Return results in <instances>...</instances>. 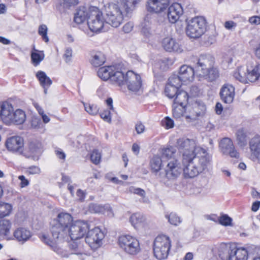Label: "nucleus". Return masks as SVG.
Returning <instances> with one entry per match:
<instances>
[{"instance_id": "obj_1", "label": "nucleus", "mask_w": 260, "mask_h": 260, "mask_svg": "<svg viewBox=\"0 0 260 260\" xmlns=\"http://www.w3.org/2000/svg\"><path fill=\"white\" fill-rule=\"evenodd\" d=\"M73 222V218L70 213L64 212L59 213L57 217L50 223L52 238L43 235L41 237L42 241L61 256H67L68 254L63 253L61 248L57 246V244L64 242V238L67 236L66 231Z\"/></svg>"}, {"instance_id": "obj_2", "label": "nucleus", "mask_w": 260, "mask_h": 260, "mask_svg": "<svg viewBox=\"0 0 260 260\" xmlns=\"http://www.w3.org/2000/svg\"><path fill=\"white\" fill-rule=\"evenodd\" d=\"M25 112L20 109L14 110L13 105L8 101H0V119L7 125L23 124L26 120Z\"/></svg>"}, {"instance_id": "obj_3", "label": "nucleus", "mask_w": 260, "mask_h": 260, "mask_svg": "<svg viewBox=\"0 0 260 260\" xmlns=\"http://www.w3.org/2000/svg\"><path fill=\"white\" fill-rule=\"evenodd\" d=\"M221 260H247L248 251L245 247H237L230 243H221L215 251Z\"/></svg>"}, {"instance_id": "obj_4", "label": "nucleus", "mask_w": 260, "mask_h": 260, "mask_svg": "<svg viewBox=\"0 0 260 260\" xmlns=\"http://www.w3.org/2000/svg\"><path fill=\"white\" fill-rule=\"evenodd\" d=\"M105 22L113 27H119L123 22L124 17L129 14L124 12L119 3H109L105 5L103 9Z\"/></svg>"}, {"instance_id": "obj_5", "label": "nucleus", "mask_w": 260, "mask_h": 260, "mask_svg": "<svg viewBox=\"0 0 260 260\" xmlns=\"http://www.w3.org/2000/svg\"><path fill=\"white\" fill-rule=\"evenodd\" d=\"M209 164L207 156H199L191 158L185 162L182 159L183 175L185 178H193L203 171Z\"/></svg>"}, {"instance_id": "obj_6", "label": "nucleus", "mask_w": 260, "mask_h": 260, "mask_svg": "<svg viewBox=\"0 0 260 260\" xmlns=\"http://www.w3.org/2000/svg\"><path fill=\"white\" fill-rule=\"evenodd\" d=\"M114 79L116 80V84L118 86L125 85L128 90L131 92H139L142 86V81L140 75L132 71L126 73L123 71L117 73Z\"/></svg>"}, {"instance_id": "obj_7", "label": "nucleus", "mask_w": 260, "mask_h": 260, "mask_svg": "<svg viewBox=\"0 0 260 260\" xmlns=\"http://www.w3.org/2000/svg\"><path fill=\"white\" fill-rule=\"evenodd\" d=\"M179 150L182 154V159L185 162L191 158L199 156H207L205 150L199 147H196L195 142L192 140L182 138L178 140Z\"/></svg>"}, {"instance_id": "obj_8", "label": "nucleus", "mask_w": 260, "mask_h": 260, "mask_svg": "<svg viewBox=\"0 0 260 260\" xmlns=\"http://www.w3.org/2000/svg\"><path fill=\"white\" fill-rule=\"evenodd\" d=\"M186 23V34L190 38H199L206 31L207 22L203 16H197L187 19Z\"/></svg>"}, {"instance_id": "obj_9", "label": "nucleus", "mask_w": 260, "mask_h": 260, "mask_svg": "<svg viewBox=\"0 0 260 260\" xmlns=\"http://www.w3.org/2000/svg\"><path fill=\"white\" fill-rule=\"evenodd\" d=\"M171 247V240L165 235L157 236L153 242L154 256L158 259L167 258L170 253Z\"/></svg>"}, {"instance_id": "obj_10", "label": "nucleus", "mask_w": 260, "mask_h": 260, "mask_svg": "<svg viewBox=\"0 0 260 260\" xmlns=\"http://www.w3.org/2000/svg\"><path fill=\"white\" fill-rule=\"evenodd\" d=\"M233 77L244 84L255 82L260 77V64L252 69L245 66L240 67L233 73Z\"/></svg>"}, {"instance_id": "obj_11", "label": "nucleus", "mask_w": 260, "mask_h": 260, "mask_svg": "<svg viewBox=\"0 0 260 260\" xmlns=\"http://www.w3.org/2000/svg\"><path fill=\"white\" fill-rule=\"evenodd\" d=\"M118 245L126 253L135 255L141 250L140 242L135 236L123 234L119 236Z\"/></svg>"}, {"instance_id": "obj_12", "label": "nucleus", "mask_w": 260, "mask_h": 260, "mask_svg": "<svg viewBox=\"0 0 260 260\" xmlns=\"http://www.w3.org/2000/svg\"><path fill=\"white\" fill-rule=\"evenodd\" d=\"M89 16L87 22L90 30L93 32L105 30V17L102 12L96 7H89Z\"/></svg>"}, {"instance_id": "obj_13", "label": "nucleus", "mask_w": 260, "mask_h": 260, "mask_svg": "<svg viewBox=\"0 0 260 260\" xmlns=\"http://www.w3.org/2000/svg\"><path fill=\"white\" fill-rule=\"evenodd\" d=\"M206 107L200 101H196L185 106V120L192 123L202 117L205 113Z\"/></svg>"}, {"instance_id": "obj_14", "label": "nucleus", "mask_w": 260, "mask_h": 260, "mask_svg": "<svg viewBox=\"0 0 260 260\" xmlns=\"http://www.w3.org/2000/svg\"><path fill=\"white\" fill-rule=\"evenodd\" d=\"M89 228L90 225L87 222L82 220L74 221L66 231L67 236L64 238V242L68 241L70 238L73 240L83 238Z\"/></svg>"}, {"instance_id": "obj_15", "label": "nucleus", "mask_w": 260, "mask_h": 260, "mask_svg": "<svg viewBox=\"0 0 260 260\" xmlns=\"http://www.w3.org/2000/svg\"><path fill=\"white\" fill-rule=\"evenodd\" d=\"M220 152L224 155L228 156L231 158L239 159L240 158V154L236 149L232 140L229 138L225 137L222 139L219 144Z\"/></svg>"}, {"instance_id": "obj_16", "label": "nucleus", "mask_w": 260, "mask_h": 260, "mask_svg": "<svg viewBox=\"0 0 260 260\" xmlns=\"http://www.w3.org/2000/svg\"><path fill=\"white\" fill-rule=\"evenodd\" d=\"M86 235V242L91 248L95 249L101 246L104 235L100 228L95 227L91 230L89 229Z\"/></svg>"}, {"instance_id": "obj_17", "label": "nucleus", "mask_w": 260, "mask_h": 260, "mask_svg": "<svg viewBox=\"0 0 260 260\" xmlns=\"http://www.w3.org/2000/svg\"><path fill=\"white\" fill-rule=\"evenodd\" d=\"M5 146L9 152L21 154L23 151L24 140L19 136H12L8 138Z\"/></svg>"}, {"instance_id": "obj_18", "label": "nucleus", "mask_w": 260, "mask_h": 260, "mask_svg": "<svg viewBox=\"0 0 260 260\" xmlns=\"http://www.w3.org/2000/svg\"><path fill=\"white\" fill-rule=\"evenodd\" d=\"M161 45L162 48L168 52L181 53L183 50L182 46L177 40L171 35L167 36L161 39Z\"/></svg>"}, {"instance_id": "obj_19", "label": "nucleus", "mask_w": 260, "mask_h": 260, "mask_svg": "<svg viewBox=\"0 0 260 260\" xmlns=\"http://www.w3.org/2000/svg\"><path fill=\"white\" fill-rule=\"evenodd\" d=\"M122 71L118 69L116 66H105L100 68L98 71V75L99 78L104 81L110 79L112 82L116 84V80L114 77L117 73H121Z\"/></svg>"}, {"instance_id": "obj_20", "label": "nucleus", "mask_w": 260, "mask_h": 260, "mask_svg": "<svg viewBox=\"0 0 260 260\" xmlns=\"http://www.w3.org/2000/svg\"><path fill=\"white\" fill-rule=\"evenodd\" d=\"M181 85L179 79L177 78V75L171 76L169 78L168 82L165 87V93L166 95L169 99L174 98L179 91L178 89Z\"/></svg>"}, {"instance_id": "obj_21", "label": "nucleus", "mask_w": 260, "mask_h": 260, "mask_svg": "<svg viewBox=\"0 0 260 260\" xmlns=\"http://www.w3.org/2000/svg\"><path fill=\"white\" fill-rule=\"evenodd\" d=\"M170 4L169 0H149L147 2V10L156 14L165 12Z\"/></svg>"}, {"instance_id": "obj_22", "label": "nucleus", "mask_w": 260, "mask_h": 260, "mask_svg": "<svg viewBox=\"0 0 260 260\" xmlns=\"http://www.w3.org/2000/svg\"><path fill=\"white\" fill-rule=\"evenodd\" d=\"M155 25L153 24V18L151 14H147L141 23V33L147 38H149L155 34Z\"/></svg>"}, {"instance_id": "obj_23", "label": "nucleus", "mask_w": 260, "mask_h": 260, "mask_svg": "<svg viewBox=\"0 0 260 260\" xmlns=\"http://www.w3.org/2000/svg\"><path fill=\"white\" fill-rule=\"evenodd\" d=\"M167 19L171 23H175L183 13L182 6L177 3L172 4L167 8Z\"/></svg>"}, {"instance_id": "obj_24", "label": "nucleus", "mask_w": 260, "mask_h": 260, "mask_svg": "<svg viewBox=\"0 0 260 260\" xmlns=\"http://www.w3.org/2000/svg\"><path fill=\"white\" fill-rule=\"evenodd\" d=\"M211 62L209 59L204 57H201L196 67L197 74L200 77L209 78Z\"/></svg>"}, {"instance_id": "obj_25", "label": "nucleus", "mask_w": 260, "mask_h": 260, "mask_svg": "<svg viewBox=\"0 0 260 260\" xmlns=\"http://www.w3.org/2000/svg\"><path fill=\"white\" fill-rule=\"evenodd\" d=\"M179 79L180 83H188L193 81L194 77L193 69L187 65L182 66L179 70V75L177 76Z\"/></svg>"}, {"instance_id": "obj_26", "label": "nucleus", "mask_w": 260, "mask_h": 260, "mask_svg": "<svg viewBox=\"0 0 260 260\" xmlns=\"http://www.w3.org/2000/svg\"><path fill=\"white\" fill-rule=\"evenodd\" d=\"M181 171L178 161L173 159L170 160L165 169L166 177L170 180L175 179L180 175Z\"/></svg>"}, {"instance_id": "obj_27", "label": "nucleus", "mask_w": 260, "mask_h": 260, "mask_svg": "<svg viewBox=\"0 0 260 260\" xmlns=\"http://www.w3.org/2000/svg\"><path fill=\"white\" fill-rule=\"evenodd\" d=\"M220 94L222 100L226 104L233 102L235 97V87L231 84H225L221 88Z\"/></svg>"}, {"instance_id": "obj_28", "label": "nucleus", "mask_w": 260, "mask_h": 260, "mask_svg": "<svg viewBox=\"0 0 260 260\" xmlns=\"http://www.w3.org/2000/svg\"><path fill=\"white\" fill-rule=\"evenodd\" d=\"M132 225L136 230L144 228L147 223L146 217L140 213L132 214L129 219Z\"/></svg>"}, {"instance_id": "obj_29", "label": "nucleus", "mask_w": 260, "mask_h": 260, "mask_svg": "<svg viewBox=\"0 0 260 260\" xmlns=\"http://www.w3.org/2000/svg\"><path fill=\"white\" fill-rule=\"evenodd\" d=\"M62 243L57 244V246L61 248L63 253H67L68 255L66 257H68L70 254H85V250H84L83 245L82 243L77 242L75 241L72 242L69 245V248L70 252H68L66 250H64L60 244Z\"/></svg>"}, {"instance_id": "obj_30", "label": "nucleus", "mask_w": 260, "mask_h": 260, "mask_svg": "<svg viewBox=\"0 0 260 260\" xmlns=\"http://www.w3.org/2000/svg\"><path fill=\"white\" fill-rule=\"evenodd\" d=\"M13 236L18 241L24 243L31 237V233L25 228L20 227L14 231Z\"/></svg>"}, {"instance_id": "obj_31", "label": "nucleus", "mask_w": 260, "mask_h": 260, "mask_svg": "<svg viewBox=\"0 0 260 260\" xmlns=\"http://www.w3.org/2000/svg\"><path fill=\"white\" fill-rule=\"evenodd\" d=\"M11 227L12 223L9 220H0V236L5 238L7 240H13V237L10 235Z\"/></svg>"}, {"instance_id": "obj_32", "label": "nucleus", "mask_w": 260, "mask_h": 260, "mask_svg": "<svg viewBox=\"0 0 260 260\" xmlns=\"http://www.w3.org/2000/svg\"><path fill=\"white\" fill-rule=\"evenodd\" d=\"M89 15V7H80L75 15L74 21L76 23L81 24L88 20Z\"/></svg>"}, {"instance_id": "obj_33", "label": "nucleus", "mask_w": 260, "mask_h": 260, "mask_svg": "<svg viewBox=\"0 0 260 260\" xmlns=\"http://www.w3.org/2000/svg\"><path fill=\"white\" fill-rule=\"evenodd\" d=\"M251 154L260 160V136H255L249 142Z\"/></svg>"}, {"instance_id": "obj_34", "label": "nucleus", "mask_w": 260, "mask_h": 260, "mask_svg": "<svg viewBox=\"0 0 260 260\" xmlns=\"http://www.w3.org/2000/svg\"><path fill=\"white\" fill-rule=\"evenodd\" d=\"M141 0H119L117 3H119L123 8L124 12L129 14L135 9L137 5Z\"/></svg>"}, {"instance_id": "obj_35", "label": "nucleus", "mask_w": 260, "mask_h": 260, "mask_svg": "<svg viewBox=\"0 0 260 260\" xmlns=\"http://www.w3.org/2000/svg\"><path fill=\"white\" fill-rule=\"evenodd\" d=\"M106 102L108 107L101 113L100 115L104 120L110 122L111 121V115L114 112V109L112 105L113 100L112 98H109L106 100Z\"/></svg>"}, {"instance_id": "obj_36", "label": "nucleus", "mask_w": 260, "mask_h": 260, "mask_svg": "<svg viewBox=\"0 0 260 260\" xmlns=\"http://www.w3.org/2000/svg\"><path fill=\"white\" fill-rule=\"evenodd\" d=\"M189 98L188 93L184 90H179L178 91L175 98L174 99V102L173 104H176L180 106H185L187 103Z\"/></svg>"}, {"instance_id": "obj_37", "label": "nucleus", "mask_w": 260, "mask_h": 260, "mask_svg": "<svg viewBox=\"0 0 260 260\" xmlns=\"http://www.w3.org/2000/svg\"><path fill=\"white\" fill-rule=\"evenodd\" d=\"M106 61L105 55L101 52H97L94 53L90 59L91 64L94 67H99L103 65Z\"/></svg>"}, {"instance_id": "obj_38", "label": "nucleus", "mask_w": 260, "mask_h": 260, "mask_svg": "<svg viewBox=\"0 0 260 260\" xmlns=\"http://www.w3.org/2000/svg\"><path fill=\"white\" fill-rule=\"evenodd\" d=\"M36 77L43 87H49L52 84V81L44 72L40 71L36 73Z\"/></svg>"}, {"instance_id": "obj_39", "label": "nucleus", "mask_w": 260, "mask_h": 260, "mask_svg": "<svg viewBox=\"0 0 260 260\" xmlns=\"http://www.w3.org/2000/svg\"><path fill=\"white\" fill-rule=\"evenodd\" d=\"M236 141L237 144L240 147H244L247 144V135L244 129H239L236 133Z\"/></svg>"}, {"instance_id": "obj_40", "label": "nucleus", "mask_w": 260, "mask_h": 260, "mask_svg": "<svg viewBox=\"0 0 260 260\" xmlns=\"http://www.w3.org/2000/svg\"><path fill=\"white\" fill-rule=\"evenodd\" d=\"M172 113L174 118L176 119L183 118L185 120V106L173 104Z\"/></svg>"}, {"instance_id": "obj_41", "label": "nucleus", "mask_w": 260, "mask_h": 260, "mask_svg": "<svg viewBox=\"0 0 260 260\" xmlns=\"http://www.w3.org/2000/svg\"><path fill=\"white\" fill-rule=\"evenodd\" d=\"M12 209L13 206L11 204L0 202V218L9 216Z\"/></svg>"}, {"instance_id": "obj_42", "label": "nucleus", "mask_w": 260, "mask_h": 260, "mask_svg": "<svg viewBox=\"0 0 260 260\" xmlns=\"http://www.w3.org/2000/svg\"><path fill=\"white\" fill-rule=\"evenodd\" d=\"M162 162L161 158L158 156H154L150 162L151 170L155 173L158 172L161 168Z\"/></svg>"}, {"instance_id": "obj_43", "label": "nucleus", "mask_w": 260, "mask_h": 260, "mask_svg": "<svg viewBox=\"0 0 260 260\" xmlns=\"http://www.w3.org/2000/svg\"><path fill=\"white\" fill-rule=\"evenodd\" d=\"M44 54L43 51L35 50L31 52V59L35 66H38L44 58Z\"/></svg>"}, {"instance_id": "obj_44", "label": "nucleus", "mask_w": 260, "mask_h": 260, "mask_svg": "<svg viewBox=\"0 0 260 260\" xmlns=\"http://www.w3.org/2000/svg\"><path fill=\"white\" fill-rule=\"evenodd\" d=\"M33 105L36 109L38 111L39 114L41 116L43 122L44 124H47L49 123L50 121V118L45 113L43 109L42 108L39 104L36 102L33 103Z\"/></svg>"}, {"instance_id": "obj_45", "label": "nucleus", "mask_w": 260, "mask_h": 260, "mask_svg": "<svg viewBox=\"0 0 260 260\" xmlns=\"http://www.w3.org/2000/svg\"><path fill=\"white\" fill-rule=\"evenodd\" d=\"M175 152L176 149L173 147L164 148L162 149L161 158L169 160L173 157Z\"/></svg>"}, {"instance_id": "obj_46", "label": "nucleus", "mask_w": 260, "mask_h": 260, "mask_svg": "<svg viewBox=\"0 0 260 260\" xmlns=\"http://www.w3.org/2000/svg\"><path fill=\"white\" fill-rule=\"evenodd\" d=\"M165 217L168 219L169 223L173 225L177 226L181 222L180 217L173 212L166 214Z\"/></svg>"}, {"instance_id": "obj_47", "label": "nucleus", "mask_w": 260, "mask_h": 260, "mask_svg": "<svg viewBox=\"0 0 260 260\" xmlns=\"http://www.w3.org/2000/svg\"><path fill=\"white\" fill-rule=\"evenodd\" d=\"M59 1L57 3V7L59 9V7L62 6L63 8H69L71 6L77 5L78 4V0H62Z\"/></svg>"}, {"instance_id": "obj_48", "label": "nucleus", "mask_w": 260, "mask_h": 260, "mask_svg": "<svg viewBox=\"0 0 260 260\" xmlns=\"http://www.w3.org/2000/svg\"><path fill=\"white\" fill-rule=\"evenodd\" d=\"M30 151L34 155L40 154L42 151V146L40 143H31L29 145Z\"/></svg>"}, {"instance_id": "obj_49", "label": "nucleus", "mask_w": 260, "mask_h": 260, "mask_svg": "<svg viewBox=\"0 0 260 260\" xmlns=\"http://www.w3.org/2000/svg\"><path fill=\"white\" fill-rule=\"evenodd\" d=\"M30 124L32 128L36 129L43 128L44 127L41 119L38 117H33L32 118Z\"/></svg>"}, {"instance_id": "obj_50", "label": "nucleus", "mask_w": 260, "mask_h": 260, "mask_svg": "<svg viewBox=\"0 0 260 260\" xmlns=\"http://www.w3.org/2000/svg\"><path fill=\"white\" fill-rule=\"evenodd\" d=\"M90 159L94 164H99L101 159V152L97 150H94L90 155Z\"/></svg>"}, {"instance_id": "obj_51", "label": "nucleus", "mask_w": 260, "mask_h": 260, "mask_svg": "<svg viewBox=\"0 0 260 260\" xmlns=\"http://www.w3.org/2000/svg\"><path fill=\"white\" fill-rule=\"evenodd\" d=\"M127 191L129 193L136 194L142 198H144L145 196V190L139 187L130 186L128 188Z\"/></svg>"}, {"instance_id": "obj_52", "label": "nucleus", "mask_w": 260, "mask_h": 260, "mask_svg": "<svg viewBox=\"0 0 260 260\" xmlns=\"http://www.w3.org/2000/svg\"><path fill=\"white\" fill-rule=\"evenodd\" d=\"M39 34L42 36L43 40L45 42L49 41V38L47 36V27L45 24H42L39 28Z\"/></svg>"}, {"instance_id": "obj_53", "label": "nucleus", "mask_w": 260, "mask_h": 260, "mask_svg": "<svg viewBox=\"0 0 260 260\" xmlns=\"http://www.w3.org/2000/svg\"><path fill=\"white\" fill-rule=\"evenodd\" d=\"M219 223L224 226L232 225V219L227 215H223L218 218Z\"/></svg>"}, {"instance_id": "obj_54", "label": "nucleus", "mask_w": 260, "mask_h": 260, "mask_svg": "<svg viewBox=\"0 0 260 260\" xmlns=\"http://www.w3.org/2000/svg\"><path fill=\"white\" fill-rule=\"evenodd\" d=\"M84 108L87 112L93 115H96L99 111L98 107L93 105L86 104L84 105Z\"/></svg>"}, {"instance_id": "obj_55", "label": "nucleus", "mask_w": 260, "mask_h": 260, "mask_svg": "<svg viewBox=\"0 0 260 260\" xmlns=\"http://www.w3.org/2000/svg\"><path fill=\"white\" fill-rule=\"evenodd\" d=\"M103 205L92 204L89 206V210L91 212L96 213H103L104 207Z\"/></svg>"}, {"instance_id": "obj_56", "label": "nucleus", "mask_w": 260, "mask_h": 260, "mask_svg": "<svg viewBox=\"0 0 260 260\" xmlns=\"http://www.w3.org/2000/svg\"><path fill=\"white\" fill-rule=\"evenodd\" d=\"M162 125L167 129H169L173 127L174 123L173 120L169 117H167L162 121Z\"/></svg>"}, {"instance_id": "obj_57", "label": "nucleus", "mask_w": 260, "mask_h": 260, "mask_svg": "<svg viewBox=\"0 0 260 260\" xmlns=\"http://www.w3.org/2000/svg\"><path fill=\"white\" fill-rule=\"evenodd\" d=\"M27 173L30 175L39 174L41 173V169L38 166H31L27 169Z\"/></svg>"}, {"instance_id": "obj_58", "label": "nucleus", "mask_w": 260, "mask_h": 260, "mask_svg": "<svg viewBox=\"0 0 260 260\" xmlns=\"http://www.w3.org/2000/svg\"><path fill=\"white\" fill-rule=\"evenodd\" d=\"M72 50L70 48H67L65 51V53L63 55V58L64 59V61H66V62H67V63L70 62L72 60Z\"/></svg>"}, {"instance_id": "obj_59", "label": "nucleus", "mask_w": 260, "mask_h": 260, "mask_svg": "<svg viewBox=\"0 0 260 260\" xmlns=\"http://www.w3.org/2000/svg\"><path fill=\"white\" fill-rule=\"evenodd\" d=\"M18 179L20 181V186L21 188H24L29 185V181L24 176H19Z\"/></svg>"}, {"instance_id": "obj_60", "label": "nucleus", "mask_w": 260, "mask_h": 260, "mask_svg": "<svg viewBox=\"0 0 260 260\" xmlns=\"http://www.w3.org/2000/svg\"><path fill=\"white\" fill-rule=\"evenodd\" d=\"M135 130L138 134H141L144 132L145 127L142 122H138L135 125Z\"/></svg>"}, {"instance_id": "obj_61", "label": "nucleus", "mask_w": 260, "mask_h": 260, "mask_svg": "<svg viewBox=\"0 0 260 260\" xmlns=\"http://www.w3.org/2000/svg\"><path fill=\"white\" fill-rule=\"evenodd\" d=\"M133 23L128 22L124 25L122 27V30L125 33H129L133 30Z\"/></svg>"}, {"instance_id": "obj_62", "label": "nucleus", "mask_w": 260, "mask_h": 260, "mask_svg": "<svg viewBox=\"0 0 260 260\" xmlns=\"http://www.w3.org/2000/svg\"><path fill=\"white\" fill-rule=\"evenodd\" d=\"M104 210L103 214H107L108 216H113L114 215L113 213L112 212V209L111 206L108 205L106 204L105 205H103Z\"/></svg>"}, {"instance_id": "obj_63", "label": "nucleus", "mask_w": 260, "mask_h": 260, "mask_svg": "<svg viewBox=\"0 0 260 260\" xmlns=\"http://www.w3.org/2000/svg\"><path fill=\"white\" fill-rule=\"evenodd\" d=\"M249 22L250 23L253 25L260 24V16H252L249 18Z\"/></svg>"}, {"instance_id": "obj_64", "label": "nucleus", "mask_w": 260, "mask_h": 260, "mask_svg": "<svg viewBox=\"0 0 260 260\" xmlns=\"http://www.w3.org/2000/svg\"><path fill=\"white\" fill-rule=\"evenodd\" d=\"M55 154L58 158L64 160L66 155L64 152L61 149L56 150Z\"/></svg>"}]
</instances>
